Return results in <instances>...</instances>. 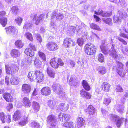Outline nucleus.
<instances>
[{
	"instance_id": "obj_16",
	"label": "nucleus",
	"mask_w": 128,
	"mask_h": 128,
	"mask_svg": "<svg viewBox=\"0 0 128 128\" xmlns=\"http://www.w3.org/2000/svg\"><path fill=\"white\" fill-rule=\"evenodd\" d=\"M20 54L19 50L16 49H12L11 51L10 54L13 58H16L19 56Z\"/></svg>"
},
{
	"instance_id": "obj_15",
	"label": "nucleus",
	"mask_w": 128,
	"mask_h": 128,
	"mask_svg": "<svg viewBox=\"0 0 128 128\" xmlns=\"http://www.w3.org/2000/svg\"><path fill=\"white\" fill-rule=\"evenodd\" d=\"M95 108L92 105H90L85 109V111L90 115H92L95 113Z\"/></svg>"
},
{
	"instance_id": "obj_54",
	"label": "nucleus",
	"mask_w": 128,
	"mask_h": 128,
	"mask_svg": "<svg viewBox=\"0 0 128 128\" xmlns=\"http://www.w3.org/2000/svg\"><path fill=\"white\" fill-rule=\"evenodd\" d=\"M64 16L62 14H60L59 15L58 14L56 17V20H61L63 18Z\"/></svg>"
},
{
	"instance_id": "obj_53",
	"label": "nucleus",
	"mask_w": 128,
	"mask_h": 128,
	"mask_svg": "<svg viewBox=\"0 0 128 128\" xmlns=\"http://www.w3.org/2000/svg\"><path fill=\"white\" fill-rule=\"evenodd\" d=\"M124 109V106L122 105H119L118 106L117 109V111L120 112H122L123 111Z\"/></svg>"
},
{
	"instance_id": "obj_45",
	"label": "nucleus",
	"mask_w": 128,
	"mask_h": 128,
	"mask_svg": "<svg viewBox=\"0 0 128 128\" xmlns=\"http://www.w3.org/2000/svg\"><path fill=\"white\" fill-rule=\"evenodd\" d=\"M22 18L20 16H18L15 20L16 23L19 26L20 25L21 23L22 22Z\"/></svg>"
},
{
	"instance_id": "obj_64",
	"label": "nucleus",
	"mask_w": 128,
	"mask_h": 128,
	"mask_svg": "<svg viewBox=\"0 0 128 128\" xmlns=\"http://www.w3.org/2000/svg\"><path fill=\"white\" fill-rule=\"evenodd\" d=\"M94 17L95 19L96 22H98L100 20V18L98 16L96 15H94Z\"/></svg>"
},
{
	"instance_id": "obj_33",
	"label": "nucleus",
	"mask_w": 128,
	"mask_h": 128,
	"mask_svg": "<svg viewBox=\"0 0 128 128\" xmlns=\"http://www.w3.org/2000/svg\"><path fill=\"white\" fill-rule=\"evenodd\" d=\"M8 19L6 17H4L0 19V24L3 27H5L7 24Z\"/></svg>"
},
{
	"instance_id": "obj_12",
	"label": "nucleus",
	"mask_w": 128,
	"mask_h": 128,
	"mask_svg": "<svg viewBox=\"0 0 128 128\" xmlns=\"http://www.w3.org/2000/svg\"><path fill=\"white\" fill-rule=\"evenodd\" d=\"M2 96L3 98L7 102H11L14 101V98L10 93L5 92L3 94Z\"/></svg>"
},
{
	"instance_id": "obj_52",
	"label": "nucleus",
	"mask_w": 128,
	"mask_h": 128,
	"mask_svg": "<svg viewBox=\"0 0 128 128\" xmlns=\"http://www.w3.org/2000/svg\"><path fill=\"white\" fill-rule=\"evenodd\" d=\"M115 90L117 92H123V89L121 86L118 85L116 86Z\"/></svg>"
},
{
	"instance_id": "obj_62",
	"label": "nucleus",
	"mask_w": 128,
	"mask_h": 128,
	"mask_svg": "<svg viewBox=\"0 0 128 128\" xmlns=\"http://www.w3.org/2000/svg\"><path fill=\"white\" fill-rule=\"evenodd\" d=\"M127 97H128V95L126 94L121 99V102L122 101L123 103L125 102L126 100V98Z\"/></svg>"
},
{
	"instance_id": "obj_42",
	"label": "nucleus",
	"mask_w": 128,
	"mask_h": 128,
	"mask_svg": "<svg viewBox=\"0 0 128 128\" xmlns=\"http://www.w3.org/2000/svg\"><path fill=\"white\" fill-rule=\"evenodd\" d=\"M100 48L103 53L106 54L108 53V49L106 48L104 45H102L100 46Z\"/></svg>"
},
{
	"instance_id": "obj_23",
	"label": "nucleus",
	"mask_w": 128,
	"mask_h": 128,
	"mask_svg": "<svg viewBox=\"0 0 128 128\" xmlns=\"http://www.w3.org/2000/svg\"><path fill=\"white\" fill-rule=\"evenodd\" d=\"M58 108L62 111L65 112L69 108L68 106H67L64 103H60L58 106Z\"/></svg>"
},
{
	"instance_id": "obj_40",
	"label": "nucleus",
	"mask_w": 128,
	"mask_h": 128,
	"mask_svg": "<svg viewBox=\"0 0 128 128\" xmlns=\"http://www.w3.org/2000/svg\"><path fill=\"white\" fill-rule=\"evenodd\" d=\"M98 69V72L101 74H103L106 73V69L105 67L104 66H100Z\"/></svg>"
},
{
	"instance_id": "obj_47",
	"label": "nucleus",
	"mask_w": 128,
	"mask_h": 128,
	"mask_svg": "<svg viewBox=\"0 0 128 128\" xmlns=\"http://www.w3.org/2000/svg\"><path fill=\"white\" fill-rule=\"evenodd\" d=\"M111 100L109 98H104L103 103L104 104L107 106L110 102Z\"/></svg>"
},
{
	"instance_id": "obj_20",
	"label": "nucleus",
	"mask_w": 128,
	"mask_h": 128,
	"mask_svg": "<svg viewBox=\"0 0 128 128\" xmlns=\"http://www.w3.org/2000/svg\"><path fill=\"white\" fill-rule=\"evenodd\" d=\"M61 114H60L58 115V117L60 121L62 122H67L70 120V117L67 114H62L61 117L60 116H61Z\"/></svg>"
},
{
	"instance_id": "obj_61",
	"label": "nucleus",
	"mask_w": 128,
	"mask_h": 128,
	"mask_svg": "<svg viewBox=\"0 0 128 128\" xmlns=\"http://www.w3.org/2000/svg\"><path fill=\"white\" fill-rule=\"evenodd\" d=\"M74 78L73 77H71L70 78L69 84L70 86H72L73 85V82L74 81Z\"/></svg>"
},
{
	"instance_id": "obj_30",
	"label": "nucleus",
	"mask_w": 128,
	"mask_h": 128,
	"mask_svg": "<svg viewBox=\"0 0 128 128\" xmlns=\"http://www.w3.org/2000/svg\"><path fill=\"white\" fill-rule=\"evenodd\" d=\"M14 44L16 47L18 48H22L24 45L23 42L20 40H16L14 43Z\"/></svg>"
},
{
	"instance_id": "obj_28",
	"label": "nucleus",
	"mask_w": 128,
	"mask_h": 128,
	"mask_svg": "<svg viewBox=\"0 0 128 128\" xmlns=\"http://www.w3.org/2000/svg\"><path fill=\"white\" fill-rule=\"evenodd\" d=\"M40 106L38 103L36 101L32 102V108L35 112H38L40 109Z\"/></svg>"
},
{
	"instance_id": "obj_60",
	"label": "nucleus",
	"mask_w": 128,
	"mask_h": 128,
	"mask_svg": "<svg viewBox=\"0 0 128 128\" xmlns=\"http://www.w3.org/2000/svg\"><path fill=\"white\" fill-rule=\"evenodd\" d=\"M13 108V105L12 103H9L6 106V108L7 110L10 111V109Z\"/></svg>"
},
{
	"instance_id": "obj_43",
	"label": "nucleus",
	"mask_w": 128,
	"mask_h": 128,
	"mask_svg": "<svg viewBox=\"0 0 128 128\" xmlns=\"http://www.w3.org/2000/svg\"><path fill=\"white\" fill-rule=\"evenodd\" d=\"M38 55L40 58H41L44 61H46V56L44 53L40 50L38 52Z\"/></svg>"
},
{
	"instance_id": "obj_5",
	"label": "nucleus",
	"mask_w": 128,
	"mask_h": 128,
	"mask_svg": "<svg viewBox=\"0 0 128 128\" xmlns=\"http://www.w3.org/2000/svg\"><path fill=\"white\" fill-rule=\"evenodd\" d=\"M76 45L75 41L72 39L69 38H65L64 40L63 45L66 48L70 46H74Z\"/></svg>"
},
{
	"instance_id": "obj_51",
	"label": "nucleus",
	"mask_w": 128,
	"mask_h": 128,
	"mask_svg": "<svg viewBox=\"0 0 128 128\" xmlns=\"http://www.w3.org/2000/svg\"><path fill=\"white\" fill-rule=\"evenodd\" d=\"M111 2L116 3H120V5L124 4V1L122 0H109Z\"/></svg>"
},
{
	"instance_id": "obj_18",
	"label": "nucleus",
	"mask_w": 128,
	"mask_h": 128,
	"mask_svg": "<svg viewBox=\"0 0 128 128\" xmlns=\"http://www.w3.org/2000/svg\"><path fill=\"white\" fill-rule=\"evenodd\" d=\"M21 112L20 111L17 110L14 112L13 116V120L15 121L19 120L22 117Z\"/></svg>"
},
{
	"instance_id": "obj_49",
	"label": "nucleus",
	"mask_w": 128,
	"mask_h": 128,
	"mask_svg": "<svg viewBox=\"0 0 128 128\" xmlns=\"http://www.w3.org/2000/svg\"><path fill=\"white\" fill-rule=\"evenodd\" d=\"M19 10L18 7L17 6H12V8L11 10L13 13L17 14Z\"/></svg>"
},
{
	"instance_id": "obj_35",
	"label": "nucleus",
	"mask_w": 128,
	"mask_h": 128,
	"mask_svg": "<svg viewBox=\"0 0 128 128\" xmlns=\"http://www.w3.org/2000/svg\"><path fill=\"white\" fill-rule=\"evenodd\" d=\"M34 75V73H33L32 72H29L28 76V80L31 82L36 80V76H35Z\"/></svg>"
},
{
	"instance_id": "obj_21",
	"label": "nucleus",
	"mask_w": 128,
	"mask_h": 128,
	"mask_svg": "<svg viewBox=\"0 0 128 128\" xmlns=\"http://www.w3.org/2000/svg\"><path fill=\"white\" fill-rule=\"evenodd\" d=\"M46 72L48 76L52 78H54L55 76V72L50 67H48Z\"/></svg>"
},
{
	"instance_id": "obj_22",
	"label": "nucleus",
	"mask_w": 128,
	"mask_h": 128,
	"mask_svg": "<svg viewBox=\"0 0 128 128\" xmlns=\"http://www.w3.org/2000/svg\"><path fill=\"white\" fill-rule=\"evenodd\" d=\"M44 16V14H40L38 17V18L36 20L37 18V14H36L34 15L32 20L33 21L36 20L34 24L36 25H38L39 24L40 20H42Z\"/></svg>"
},
{
	"instance_id": "obj_63",
	"label": "nucleus",
	"mask_w": 128,
	"mask_h": 128,
	"mask_svg": "<svg viewBox=\"0 0 128 128\" xmlns=\"http://www.w3.org/2000/svg\"><path fill=\"white\" fill-rule=\"evenodd\" d=\"M58 84H53L52 86V90L54 91L56 90L57 88V87H58Z\"/></svg>"
},
{
	"instance_id": "obj_29",
	"label": "nucleus",
	"mask_w": 128,
	"mask_h": 128,
	"mask_svg": "<svg viewBox=\"0 0 128 128\" xmlns=\"http://www.w3.org/2000/svg\"><path fill=\"white\" fill-rule=\"evenodd\" d=\"M77 124L79 126L82 127L85 125V120L81 117H78L77 119Z\"/></svg>"
},
{
	"instance_id": "obj_19",
	"label": "nucleus",
	"mask_w": 128,
	"mask_h": 128,
	"mask_svg": "<svg viewBox=\"0 0 128 128\" xmlns=\"http://www.w3.org/2000/svg\"><path fill=\"white\" fill-rule=\"evenodd\" d=\"M124 65L122 63L119 61L116 62V64L112 68L113 70H118L122 69H123Z\"/></svg>"
},
{
	"instance_id": "obj_36",
	"label": "nucleus",
	"mask_w": 128,
	"mask_h": 128,
	"mask_svg": "<svg viewBox=\"0 0 128 128\" xmlns=\"http://www.w3.org/2000/svg\"><path fill=\"white\" fill-rule=\"evenodd\" d=\"M56 120V117L54 115L51 114L48 116L47 118V121L48 123L53 122Z\"/></svg>"
},
{
	"instance_id": "obj_14",
	"label": "nucleus",
	"mask_w": 128,
	"mask_h": 128,
	"mask_svg": "<svg viewBox=\"0 0 128 128\" xmlns=\"http://www.w3.org/2000/svg\"><path fill=\"white\" fill-rule=\"evenodd\" d=\"M110 84L107 82H103L101 85V88L104 92H108L110 90Z\"/></svg>"
},
{
	"instance_id": "obj_41",
	"label": "nucleus",
	"mask_w": 128,
	"mask_h": 128,
	"mask_svg": "<svg viewBox=\"0 0 128 128\" xmlns=\"http://www.w3.org/2000/svg\"><path fill=\"white\" fill-rule=\"evenodd\" d=\"M123 30L126 34L121 33L120 34L119 36L120 37L128 39V31L125 28H124Z\"/></svg>"
},
{
	"instance_id": "obj_56",
	"label": "nucleus",
	"mask_w": 128,
	"mask_h": 128,
	"mask_svg": "<svg viewBox=\"0 0 128 128\" xmlns=\"http://www.w3.org/2000/svg\"><path fill=\"white\" fill-rule=\"evenodd\" d=\"M36 38L38 41L40 43H41L42 42V39L41 36L40 34H37L36 36Z\"/></svg>"
},
{
	"instance_id": "obj_24",
	"label": "nucleus",
	"mask_w": 128,
	"mask_h": 128,
	"mask_svg": "<svg viewBox=\"0 0 128 128\" xmlns=\"http://www.w3.org/2000/svg\"><path fill=\"white\" fill-rule=\"evenodd\" d=\"M82 84L85 90L87 91H89L91 90L90 86L86 80H83L82 82Z\"/></svg>"
},
{
	"instance_id": "obj_46",
	"label": "nucleus",
	"mask_w": 128,
	"mask_h": 128,
	"mask_svg": "<svg viewBox=\"0 0 128 128\" xmlns=\"http://www.w3.org/2000/svg\"><path fill=\"white\" fill-rule=\"evenodd\" d=\"M110 54L111 56H112L114 59L118 57V55L117 54V53L114 50H112Z\"/></svg>"
},
{
	"instance_id": "obj_2",
	"label": "nucleus",
	"mask_w": 128,
	"mask_h": 128,
	"mask_svg": "<svg viewBox=\"0 0 128 128\" xmlns=\"http://www.w3.org/2000/svg\"><path fill=\"white\" fill-rule=\"evenodd\" d=\"M110 117L111 119H114L115 121H116V125L118 128H120L122 124L124 122L125 124H126L127 120L126 118H119V116L117 115H114L111 114L110 115Z\"/></svg>"
},
{
	"instance_id": "obj_10",
	"label": "nucleus",
	"mask_w": 128,
	"mask_h": 128,
	"mask_svg": "<svg viewBox=\"0 0 128 128\" xmlns=\"http://www.w3.org/2000/svg\"><path fill=\"white\" fill-rule=\"evenodd\" d=\"M0 119L3 123H5L6 120L8 122L10 123L11 122V116H6L3 112H1L0 113Z\"/></svg>"
},
{
	"instance_id": "obj_31",
	"label": "nucleus",
	"mask_w": 128,
	"mask_h": 128,
	"mask_svg": "<svg viewBox=\"0 0 128 128\" xmlns=\"http://www.w3.org/2000/svg\"><path fill=\"white\" fill-rule=\"evenodd\" d=\"M74 123L73 122L70 121L64 123L63 126L66 128H74Z\"/></svg>"
},
{
	"instance_id": "obj_34",
	"label": "nucleus",
	"mask_w": 128,
	"mask_h": 128,
	"mask_svg": "<svg viewBox=\"0 0 128 128\" xmlns=\"http://www.w3.org/2000/svg\"><path fill=\"white\" fill-rule=\"evenodd\" d=\"M28 122V117L25 116L22 120L19 122L18 124L21 126L25 125Z\"/></svg>"
},
{
	"instance_id": "obj_17",
	"label": "nucleus",
	"mask_w": 128,
	"mask_h": 128,
	"mask_svg": "<svg viewBox=\"0 0 128 128\" xmlns=\"http://www.w3.org/2000/svg\"><path fill=\"white\" fill-rule=\"evenodd\" d=\"M22 102L23 105L25 107H30L31 106V102L28 97H25L22 100Z\"/></svg>"
},
{
	"instance_id": "obj_48",
	"label": "nucleus",
	"mask_w": 128,
	"mask_h": 128,
	"mask_svg": "<svg viewBox=\"0 0 128 128\" xmlns=\"http://www.w3.org/2000/svg\"><path fill=\"white\" fill-rule=\"evenodd\" d=\"M77 42L78 45L80 46H82L84 44V41L82 38H80L78 39Z\"/></svg>"
},
{
	"instance_id": "obj_11",
	"label": "nucleus",
	"mask_w": 128,
	"mask_h": 128,
	"mask_svg": "<svg viewBox=\"0 0 128 128\" xmlns=\"http://www.w3.org/2000/svg\"><path fill=\"white\" fill-rule=\"evenodd\" d=\"M40 92L41 94L45 96H50L51 94V92L50 88L48 86L43 87L41 90Z\"/></svg>"
},
{
	"instance_id": "obj_38",
	"label": "nucleus",
	"mask_w": 128,
	"mask_h": 128,
	"mask_svg": "<svg viewBox=\"0 0 128 128\" xmlns=\"http://www.w3.org/2000/svg\"><path fill=\"white\" fill-rule=\"evenodd\" d=\"M103 22L109 25H112V19L110 18H108L103 20Z\"/></svg>"
},
{
	"instance_id": "obj_55",
	"label": "nucleus",
	"mask_w": 128,
	"mask_h": 128,
	"mask_svg": "<svg viewBox=\"0 0 128 128\" xmlns=\"http://www.w3.org/2000/svg\"><path fill=\"white\" fill-rule=\"evenodd\" d=\"M32 126L34 128H39V124L35 122H33L32 123Z\"/></svg>"
},
{
	"instance_id": "obj_59",
	"label": "nucleus",
	"mask_w": 128,
	"mask_h": 128,
	"mask_svg": "<svg viewBox=\"0 0 128 128\" xmlns=\"http://www.w3.org/2000/svg\"><path fill=\"white\" fill-rule=\"evenodd\" d=\"M112 14V12H105L104 17H108L111 16Z\"/></svg>"
},
{
	"instance_id": "obj_26",
	"label": "nucleus",
	"mask_w": 128,
	"mask_h": 128,
	"mask_svg": "<svg viewBox=\"0 0 128 128\" xmlns=\"http://www.w3.org/2000/svg\"><path fill=\"white\" fill-rule=\"evenodd\" d=\"M10 82L12 85H16L19 83V78L17 76H13L11 78Z\"/></svg>"
},
{
	"instance_id": "obj_39",
	"label": "nucleus",
	"mask_w": 128,
	"mask_h": 128,
	"mask_svg": "<svg viewBox=\"0 0 128 128\" xmlns=\"http://www.w3.org/2000/svg\"><path fill=\"white\" fill-rule=\"evenodd\" d=\"M25 36L26 38L31 42H32L34 40L32 34L30 32H26L25 34Z\"/></svg>"
},
{
	"instance_id": "obj_58",
	"label": "nucleus",
	"mask_w": 128,
	"mask_h": 128,
	"mask_svg": "<svg viewBox=\"0 0 128 128\" xmlns=\"http://www.w3.org/2000/svg\"><path fill=\"white\" fill-rule=\"evenodd\" d=\"M118 40L121 42H122L123 44L124 45H126L127 44V42L126 41L124 40L123 39L120 37L118 38Z\"/></svg>"
},
{
	"instance_id": "obj_25",
	"label": "nucleus",
	"mask_w": 128,
	"mask_h": 128,
	"mask_svg": "<svg viewBox=\"0 0 128 128\" xmlns=\"http://www.w3.org/2000/svg\"><path fill=\"white\" fill-rule=\"evenodd\" d=\"M32 60L31 57L27 56L23 60L22 62L25 65H30L32 64Z\"/></svg>"
},
{
	"instance_id": "obj_32",
	"label": "nucleus",
	"mask_w": 128,
	"mask_h": 128,
	"mask_svg": "<svg viewBox=\"0 0 128 128\" xmlns=\"http://www.w3.org/2000/svg\"><path fill=\"white\" fill-rule=\"evenodd\" d=\"M90 27L91 29L100 31L102 30L100 27L97 24L94 23H92L90 24Z\"/></svg>"
},
{
	"instance_id": "obj_3",
	"label": "nucleus",
	"mask_w": 128,
	"mask_h": 128,
	"mask_svg": "<svg viewBox=\"0 0 128 128\" xmlns=\"http://www.w3.org/2000/svg\"><path fill=\"white\" fill-rule=\"evenodd\" d=\"M50 64L52 67L55 69L59 67L60 66H63L64 64L61 58H56L51 59L50 61Z\"/></svg>"
},
{
	"instance_id": "obj_37",
	"label": "nucleus",
	"mask_w": 128,
	"mask_h": 128,
	"mask_svg": "<svg viewBox=\"0 0 128 128\" xmlns=\"http://www.w3.org/2000/svg\"><path fill=\"white\" fill-rule=\"evenodd\" d=\"M97 59L100 62H103L104 61V57L103 55L101 53H99L97 56Z\"/></svg>"
},
{
	"instance_id": "obj_44",
	"label": "nucleus",
	"mask_w": 128,
	"mask_h": 128,
	"mask_svg": "<svg viewBox=\"0 0 128 128\" xmlns=\"http://www.w3.org/2000/svg\"><path fill=\"white\" fill-rule=\"evenodd\" d=\"M116 72L118 74L122 77H124L126 74L125 72H124L123 69L118 70Z\"/></svg>"
},
{
	"instance_id": "obj_4",
	"label": "nucleus",
	"mask_w": 128,
	"mask_h": 128,
	"mask_svg": "<svg viewBox=\"0 0 128 128\" xmlns=\"http://www.w3.org/2000/svg\"><path fill=\"white\" fill-rule=\"evenodd\" d=\"M5 67L6 72L9 74H14L18 70V67L15 66L12 64L11 65L7 64L5 65Z\"/></svg>"
},
{
	"instance_id": "obj_7",
	"label": "nucleus",
	"mask_w": 128,
	"mask_h": 128,
	"mask_svg": "<svg viewBox=\"0 0 128 128\" xmlns=\"http://www.w3.org/2000/svg\"><path fill=\"white\" fill-rule=\"evenodd\" d=\"M47 48L50 51H54L57 50L58 47L57 44L53 42H48L46 45Z\"/></svg>"
},
{
	"instance_id": "obj_6",
	"label": "nucleus",
	"mask_w": 128,
	"mask_h": 128,
	"mask_svg": "<svg viewBox=\"0 0 128 128\" xmlns=\"http://www.w3.org/2000/svg\"><path fill=\"white\" fill-rule=\"evenodd\" d=\"M34 74L36 76V80L37 83H40L44 80V75L40 70H35Z\"/></svg>"
},
{
	"instance_id": "obj_57",
	"label": "nucleus",
	"mask_w": 128,
	"mask_h": 128,
	"mask_svg": "<svg viewBox=\"0 0 128 128\" xmlns=\"http://www.w3.org/2000/svg\"><path fill=\"white\" fill-rule=\"evenodd\" d=\"M113 21L114 23L121 22L120 20L119 19V17L117 16H114L113 18Z\"/></svg>"
},
{
	"instance_id": "obj_1",
	"label": "nucleus",
	"mask_w": 128,
	"mask_h": 128,
	"mask_svg": "<svg viewBox=\"0 0 128 128\" xmlns=\"http://www.w3.org/2000/svg\"><path fill=\"white\" fill-rule=\"evenodd\" d=\"M84 48L86 54L90 56L94 55L97 50L96 47L91 43L86 44L84 46Z\"/></svg>"
},
{
	"instance_id": "obj_9",
	"label": "nucleus",
	"mask_w": 128,
	"mask_h": 128,
	"mask_svg": "<svg viewBox=\"0 0 128 128\" xmlns=\"http://www.w3.org/2000/svg\"><path fill=\"white\" fill-rule=\"evenodd\" d=\"M80 94L82 98L87 100L90 99L92 98L91 94L83 89L80 91Z\"/></svg>"
},
{
	"instance_id": "obj_50",
	"label": "nucleus",
	"mask_w": 128,
	"mask_h": 128,
	"mask_svg": "<svg viewBox=\"0 0 128 128\" xmlns=\"http://www.w3.org/2000/svg\"><path fill=\"white\" fill-rule=\"evenodd\" d=\"M28 48L34 51H36L37 50L35 46L32 43H30L29 44Z\"/></svg>"
},
{
	"instance_id": "obj_13",
	"label": "nucleus",
	"mask_w": 128,
	"mask_h": 128,
	"mask_svg": "<svg viewBox=\"0 0 128 128\" xmlns=\"http://www.w3.org/2000/svg\"><path fill=\"white\" fill-rule=\"evenodd\" d=\"M22 90L25 94H28L31 91V87L30 85L27 84H22Z\"/></svg>"
},
{
	"instance_id": "obj_8",
	"label": "nucleus",
	"mask_w": 128,
	"mask_h": 128,
	"mask_svg": "<svg viewBox=\"0 0 128 128\" xmlns=\"http://www.w3.org/2000/svg\"><path fill=\"white\" fill-rule=\"evenodd\" d=\"M6 32L8 34H12L13 35H16L18 33V30L14 26H10L5 28Z\"/></svg>"
},
{
	"instance_id": "obj_27",
	"label": "nucleus",
	"mask_w": 128,
	"mask_h": 128,
	"mask_svg": "<svg viewBox=\"0 0 128 128\" xmlns=\"http://www.w3.org/2000/svg\"><path fill=\"white\" fill-rule=\"evenodd\" d=\"M34 51L31 49L27 48L25 50L24 53L27 56L32 57L34 55Z\"/></svg>"
}]
</instances>
